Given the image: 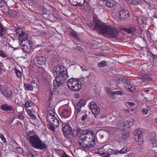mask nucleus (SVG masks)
<instances>
[{"label": "nucleus", "mask_w": 157, "mask_h": 157, "mask_svg": "<svg viewBox=\"0 0 157 157\" xmlns=\"http://www.w3.org/2000/svg\"><path fill=\"white\" fill-rule=\"evenodd\" d=\"M33 61L35 64L37 66L39 65V57L38 56L33 59Z\"/></svg>", "instance_id": "79ce46f5"}, {"label": "nucleus", "mask_w": 157, "mask_h": 157, "mask_svg": "<svg viewBox=\"0 0 157 157\" xmlns=\"http://www.w3.org/2000/svg\"><path fill=\"white\" fill-rule=\"evenodd\" d=\"M0 108L4 111H10L13 109L12 105L6 104L1 105Z\"/></svg>", "instance_id": "4be33fe9"}, {"label": "nucleus", "mask_w": 157, "mask_h": 157, "mask_svg": "<svg viewBox=\"0 0 157 157\" xmlns=\"http://www.w3.org/2000/svg\"><path fill=\"white\" fill-rule=\"evenodd\" d=\"M132 133L134 136L135 140L138 143V144L142 145L143 144V140L142 138V132L139 129H136Z\"/></svg>", "instance_id": "6e6552de"}, {"label": "nucleus", "mask_w": 157, "mask_h": 157, "mask_svg": "<svg viewBox=\"0 0 157 157\" xmlns=\"http://www.w3.org/2000/svg\"><path fill=\"white\" fill-rule=\"evenodd\" d=\"M134 154L132 153H128L126 157H134Z\"/></svg>", "instance_id": "4d7b16f0"}, {"label": "nucleus", "mask_w": 157, "mask_h": 157, "mask_svg": "<svg viewBox=\"0 0 157 157\" xmlns=\"http://www.w3.org/2000/svg\"><path fill=\"white\" fill-rule=\"evenodd\" d=\"M32 42L29 40V42H26V44L25 43V45L21 44L22 45L21 49L24 52L27 53H29L31 52L33 47L32 45Z\"/></svg>", "instance_id": "f8f14e48"}, {"label": "nucleus", "mask_w": 157, "mask_h": 157, "mask_svg": "<svg viewBox=\"0 0 157 157\" xmlns=\"http://www.w3.org/2000/svg\"><path fill=\"white\" fill-rule=\"evenodd\" d=\"M72 128L69 124L65 125L63 128V132L64 135H70L71 134Z\"/></svg>", "instance_id": "f3484780"}, {"label": "nucleus", "mask_w": 157, "mask_h": 157, "mask_svg": "<svg viewBox=\"0 0 157 157\" xmlns=\"http://www.w3.org/2000/svg\"><path fill=\"white\" fill-rule=\"evenodd\" d=\"M103 152L105 153V155H107L106 151L105 150V148H104V147H103Z\"/></svg>", "instance_id": "69168bd1"}, {"label": "nucleus", "mask_w": 157, "mask_h": 157, "mask_svg": "<svg viewBox=\"0 0 157 157\" xmlns=\"http://www.w3.org/2000/svg\"><path fill=\"white\" fill-rule=\"evenodd\" d=\"M129 136L128 134L126 133H124L122 135V138L123 139L125 140Z\"/></svg>", "instance_id": "8fccbe9b"}, {"label": "nucleus", "mask_w": 157, "mask_h": 157, "mask_svg": "<svg viewBox=\"0 0 157 157\" xmlns=\"http://www.w3.org/2000/svg\"><path fill=\"white\" fill-rule=\"evenodd\" d=\"M150 142L153 147H157V140H156L154 139H151Z\"/></svg>", "instance_id": "58836bf2"}, {"label": "nucleus", "mask_w": 157, "mask_h": 157, "mask_svg": "<svg viewBox=\"0 0 157 157\" xmlns=\"http://www.w3.org/2000/svg\"><path fill=\"white\" fill-rule=\"evenodd\" d=\"M69 1L70 3L75 6H78L79 2H80L78 0H69Z\"/></svg>", "instance_id": "c9c22d12"}, {"label": "nucleus", "mask_w": 157, "mask_h": 157, "mask_svg": "<svg viewBox=\"0 0 157 157\" xmlns=\"http://www.w3.org/2000/svg\"><path fill=\"white\" fill-rule=\"evenodd\" d=\"M46 120L49 123V129L51 130L55 131V128L59 125V121L55 116V113L52 110H49L47 113Z\"/></svg>", "instance_id": "f03ea898"}, {"label": "nucleus", "mask_w": 157, "mask_h": 157, "mask_svg": "<svg viewBox=\"0 0 157 157\" xmlns=\"http://www.w3.org/2000/svg\"><path fill=\"white\" fill-rule=\"evenodd\" d=\"M125 31L128 34H134L139 33L140 31V28L138 26L130 27L128 29H125Z\"/></svg>", "instance_id": "2eb2a0df"}, {"label": "nucleus", "mask_w": 157, "mask_h": 157, "mask_svg": "<svg viewBox=\"0 0 157 157\" xmlns=\"http://www.w3.org/2000/svg\"><path fill=\"white\" fill-rule=\"evenodd\" d=\"M33 35L36 38H37L38 37V34H39L38 29L34 28L33 29Z\"/></svg>", "instance_id": "e433bc0d"}, {"label": "nucleus", "mask_w": 157, "mask_h": 157, "mask_svg": "<svg viewBox=\"0 0 157 157\" xmlns=\"http://www.w3.org/2000/svg\"><path fill=\"white\" fill-rule=\"evenodd\" d=\"M28 112L29 113V115L31 117H33L34 115L32 114V113L30 110H28Z\"/></svg>", "instance_id": "e2e57ef3"}, {"label": "nucleus", "mask_w": 157, "mask_h": 157, "mask_svg": "<svg viewBox=\"0 0 157 157\" xmlns=\"http://www.w3.org/2000/svg\"><path fill=\"white\" fill-rule=\"evenodd\" d=\"M93 20L94 22V29L97 30L103 34L108 26L106 25L98 17H94Z\"/></svg>", "instance_id": "423d86ee"}, {"label": "nucleus", "mask_w": 157, "mask_h": 157, "mask_svg": "<svg viewBox=\"0 0 157 157\" xmlns=\"http://www.w3.org/2000/svg\"><path fill=\"white\" fill-rule=\"evenodd\" d=\"M133 124V121H127L124 123L121 124L120 122H118L116 125V128L118 129L121 130H123L126 129V128H129L132 126Z\"/></svg>", "instance_id": "1a4fd4ad"}, {"label": "nucleus", "mask_w": 157, "mask_h": 157, "mask_svg": "<svg viewBox=\"0 0 157 157\" xmlns=\"http://www.w3.org/2000/svg\"><path fill=\"white\" fill-rule=\"evenodd\" d=\"M31 106V103L29 101H27L25 104V107L28 108Z\"/></svg>", "instance_id": "3c124183"}, {"label": "nucleus", "mask_w": 157, "mask_h": 157, "mask_svg": "<svg viewBox=\"0 0 157 157\" xmlns=\"http://www.w3.org/2000/svg\"><path fill=\"white\" fill-rule=\"evenodd\" d=\"M63 77H59L58 76H54L55 78L53 81L54 86L55 87H58L62 85L64 82L65 80L67 78V77H66L65 75Z\"/></svg>", "instance_id": "9d476101"}, {"label": "nucleus", "mask_w": 157, "mask_h": 157, "mask_svg": "<svg viewBox=\"0 0 157 157\" xmlns=\"http://www.w3.org/2000/svg\"><path fill=\"white\" fill-rule=\"evenodd\" d=\"M89 106L91 112L94 116L97 115L100 113V109L94 102H91L89 104Z\"/></svg>", "instance_id": "9b49d317"}, {"label": "nucleus", "mask_w": 157, "mask_h": 157, "mask_svg": "<svg viewBox=\"0 0 157 157\" xmlns=\"http://www.w3.org/2000/svg\"><path fill=\"white\" fill-rule=\"evenodd\" d=\"M105 32L103 33V35L107 37L114 38H117L119 33L118 30L115 28L108 26Z\"/></svg>", "instance_id": "39448f33"}, {"label": "nucleus", "mask_w": 157, "mask_h": 157, "mask_svg": "<svg viewBox=\"0 0 157 157\" xmlns=\"http://www.w3.org/2000/svg\"><path fill=\"white\" fill-rule=\"evenodd\" d=\"M14 70L17 77L19 78H21L22 77V73L21 71L16 68L14 69Z\"/></svg>", "instance_id": "473e14b6"}, {"label": "nucleus", "mask_w": 157, "mask_h": 157, "mask_svg": "<svg viewBox=\"0 0 157 157\" xmlns=\"http://www.w3.org/2000/svg\"><path fill=\"white\" fill-rule=\"evenodd\" d=\"M148 110L146 108L141 109V113L143 114H146L148 113Z\"/></svg>", "instance_id": "09e8293b"}, {"label": "nucleus", "mask_w": 157, "mask_h": 157, "mask_svg": "<svg viewBox=\"0 0 157 157\" xmlns=\"http://www.w3.org/2000/svg\"><path fill=\"white\" fill-rule=\"evenodd\" d=\"M6 33L5 27L0 22V37L4 35Z\"/></svg>", "instance_id": "a878e982"}, {"label": "nucleus", "mask_w": 157, "mask_h": 157, "mask_svg": "<svg viewBox=\"0 0 157 157\" xmlns=\"http://www.w3.org/2000/svg\"><path fill=\"white\" fill-rule=\"evenodd\" d=\"M40 65H44L46 62V59L45 57H40Z\"/></svg>", "instance_id": "ea45409f"}, {"label": "nucleus", "mask_w": 157, "mask_h": 157, "mask_svg": "<svg viewBox=\"0 0 157 157\" xmlns=\"http://www.w3.org/2000/svg\"><path fill=\"white\" fill-rule=\"evenodd\" d=\"M46 9H43V8H42V10L41 11V14L43 15L46 14Z\"/></svg>", "instance_id": "6e6d98bb"}, {"label": "nucleus", "mask_w": 157, "mask_h": 157, "mask_svg": "<svg viewBox=\"0 0 157 157\" xmlns=\"http://www.w3.org/2000/svg\"><path fill=\"white\" fill-rule=\"evenodd\" d=\"M49 90L50 92L49 94H50L51 96H52L54 93V89H53V90H52L49 88Z\"/></svg>", "instance_id": "13d9d810"}, {"label": "nucleus", "mask_w": 157, "mask_h": 157, "mask_svg": "<svg viewBox=\"0 0 157 157\" xmlns=\"http://www.w3.org/2000/svg\"><path fill=\"white\" fill-rule=\"evenodd\" d=\"M87 117V116L86 114L82 117L81 120L82 121H84L86 118Z\"/></svg>", "instance_id": "680f3d73"}, {"label": "nucleus", "mask_w": 157, "mask_h": 157, "mask_svg": "<svg viewBox=\"0 0 157 157\" xmlns=\"http://www.w3.org/2000/svg\"><path fill=\"white\" fill-rule=\"evenodd\" d=\"M78 143L86 149H89L95 144V136L94 133L90 130L83 129L79 136Z\"/></svg>", "instance_id": "f257e3e1"}, {"label": "nucleus", "mask_w": 157, "mask_h": 157, "mask_svg": "<svg viewBox=\"0 0 157 157\" xmlns=\"http://www.w3.org/2000/svg\"><path fill=\"white\" fill-rule=\"evenodd\" d=\"M26 136L29 144L35 148H39V138L36 134L32 132L26 133Z\"/></svg>", "instance_id": "20e7f679"}, {"label": "nucleus", "mask_w": 157, "mask_h": 157, "mask_svg": "<svg viewBox=\"0 0 157 157\" xmlns=\"http://www.w3.org/2000/svg\"><path fill=\"white\" fill-rule=\"evenodd\" d=\"M85 7H88L89 5V4L87 2V0H84V2L83 3H81V2H79V4L78 5V6H82Z\"/></svg>", "instance_id": "c756f323"}, {"label": "nucleus", "mask_w": 157, "mask_h": 157, "mask_svg": "<svg viewBox=\"0 0 157 157\" xmlns=\"http://www.w3.org/2000/svg\"><path fill=\"white\" fill-rule=\"evenodd\" d=\"M106 92L108 94L109 96L111 98L113 97V94H112L113 91H112L109 88L107 87L105 88Z\"/></svg>", "instance_id": "2f4dec72"}, {"label": "nucleus", "mask_w": 157, "mask_h": 157, "mask_svg": "<svg viewBox=\"0 0 157 157\" xmlns=\"http://www.w3.org/2000/svg\"><path fill=\"white\" fill-rule=\"evenodd\" d=\"M113 96L115 95H122L124 93L121 91H113Z\"/></svg>", "instance_id": "c03bdc74"}, {"label": "nucleus", "mask_w": 157, "mask_h": 157, "mask_svg": "<svg viewBox=\"0 0 157 157\" xmlns=\"http://www.w3.org/2000/svg\"><path fill=\"white\" fill-rule=\"evenodd\" d=\"M0 56L3 58H5L6 57V55L2 51H0Z\"/></svg>", "instance_id": "603ef678"}, {"label": "nucleus", "mask_w": 157, "mask_h": 157, "mask_svg": "<svg viewBox=\"0 0 157 157\" xmlns=\"http://www.w3.org/2000/svg\"><path fill=\"white\" fill-rule=\"evenodd\" d=\"M104 148H105V150L107 153V155H105V157H109V155H115L114 151H115L116 149L112 150L109 148L107 145L104 146Z\"/></svg>", "instance_id": "aec40b11"}, {"label": "nucleus", "mask_w": 157, "mask_h": 157, "mask_svg": "<svg viewBox=\"0 0 157 157\" xmlns=\"http://www.w3.org/2000/svg\"><path fill=\"white\" fill-rule=\"evenodd\" d=\"M148 54L147 57L150 61H152L155 65H157V57L156 55H154L150 52H147Z\"/></svg>", "instance_id": "a211bd4d"}, {"label": "nucleus", "mask_w": 157, "mask_h": 157, "mask_svg": "<svg viewBox=\"0 0 157 157\" xmlns=\"http://www.w3.org/2000/svg\"><path fill=\"white\" fill-rule=\"evenodd\" d=\"M80 67L82 71H87L88 70V68L85 66H81Z\"/></svg>", "instance_id": "5fc2aeb1"}, {"label": "nucleus", "mask_w": 157, "mask_h": 157, "mask_svg": "<svg viewBox=\"0 0 157 157\" xmlns=\"http://www.w3.org/2000/svg\"><path fill=\"white\" fill-rule=\"evenodd\" d=\"M127 103L130 106H133L135 105V104L134 103L132 102H128Z\"/></svg>", "instance_id": "bf43d9fd"}, {"label": "nucleus", "mask_w": 157, "mask_h": 157, "mask_svg": "<svg viewBox=\"0 0 157 157\" xmlns=\"http://www.w3.org/2000/svg\"><path fill=\"white\" fill-rule=\"evenodd\" d=\"M29 157H36L33 154H30L29 155Z\"/></svg>", "instance_id": "338daca9"}, {"label": "nucleus", "mask_w": 157, "mask_h": 157, "mask_svg": "<svg viewBox=\"0 0 157 157\" xmlns=\"http://www.w3.org/2000/svg\"><path fill=\"white\" fill-rule=\"evenodd\" d=\"M119 14L120 18L124 20L128 18L130 15L129 11L126 9L120 11Z\"/></svg>", "instance_id": "dca6fc26"}, {"label": "nucleus", "mask_w": 157, "mask_h": 157, "mask_svg": "<svg viewBox=\"0 0 157 157\" xmlns=\"http://www.w3.org/2000/svg\"><path fill=\"white\" fill-rule=\"evenodd\" d=\"M99 153L101 155H105V153L103 152V148H100L99 149Z\"/></svg>", "instance_id": "864d4df0"}, {"label": "nucleus", "mask_w": 157, "mask_h": 157, "mask_svg": "<svg viewBox=\"0 0 157 157\" xmlns=\"http://www.w3.org/2000/svg\"><path fill=\"white\" fill-rule=\"evenodd\" d=\"M40 68H41L40 69V71H41V74L40 75L41 77V79L42 82L44 83L48 81V74L44 70V69L43 67H40Z\"/></svg>", "instance_id": "6ab92c4d"}, {"label": "nucleus", "mask_w": 157, "mask_h": 157, "mask_svg": "<svg viewBox=\"0 0 157 157\" xmlns=\"http://www.w3.org/2000/svg\"><path fill=\"white\" fill-rule=\"evenodd\" d=\"M71 34L75 37L77 38V35L75 33L72 32L71 33Z\"/></svg>", "instance_id": "0e129e2a"}, {"label": "nucleus", "mask_w": 157, "mask_h": 157, "mask_svg": "<svg viewBox=\"0 0 157 157\" xmlns=\"http://www.w3.org/2000/svg\"><path fill=\"white\" fill-rule=\"evenodd\" d=\"M114 152L115 154V155H116L119 154H125L127 152V151L126 148H123L120 150L116 149V151Z\"/></svg>", "instance_id": "c85d7f7f"}, {"label": "nucleus", "mask_w": 157, "mask_h": 157, "mask_svg": "<svg viewBox=\"0 0 157 157\" xmlns=\"http://www.w3.org/2000/svg\"><path fill=\"white\" fill-rule=\"evenodd\" d=\"M16 150L18 153L21 154H22L23 152L22 148L20 147H17L16 148Z\"/></svg>", "instance_id": "de8ad7c7"}, {"label": "nucleus", "mask_w": 157, "mask_h": 157, "mask_svg": "<svg viewBox=\"0 0 157 157\" xmlns=\"http://www.w3.org/2000/svg\"><path fill=\"white\" fill-rule=\"evenodd\" d=\"M15 32L16 33V35L17 36H18L19 37L21 35V33L23 31L21 29L18 28L16 29Z\"/></svg>", "instance_id": "a19ab883"}, {"label": "nucleus", "mask_w": 157, "mask_h": 157, "mask_svg": "<svg viewBox=\"0 0 157 157\" xmlns=\"http://www.w3.org/2000/svg\"><path fill=\"white\" fill-rule=\"evenodd\" d=\"M9 14L13 17H15L17 15V12L16 11L10 10L9 12Z\"/></svg>", "instance_id": "37998d69"}, {"label": "nucleus", "mask_w": 157, "mask_h": 157, "mask_svg": "<svg viewBox=\"0 0 157 157\" xmlns=\"http://www.w3.org/2000/svg\"><path fill=\"white\" fill-rule=\"evenodd\" d=\"M28 34L22 32L21 35L18 37L20 43L22 44L23 45H25V43L26 44V42L27 43L28 42H29V40H28Z\"/></svg>", "instance_id": "4468645a"}, {"label": "nucleus", "mask_w": 157, "mask_h": 157, "mask_svg": "<svg viewBox=\"0 0 157 157\" xmlns=\"http://www.w3.org/2000/svg\"><path fill=\"white\" fill-rule=\"evenodd\" d=\"M103 3L105 6L110 8L114 6L115 2L113 0H104L103 1Z\"/></svg>", "instance_id": "412c9836"}, {"label": "nucleus", "mask_w": 157, "mask_h": 157, "mask_svg": "<svg viewBox=\"0 0 157 157\" xmlns=\"http://www.w3.org/2000/svg\"><path fill=\"white\" fill-rule=\"evenodd\" d=\"M40 128H41V130H42L41 137L44 136L46 138L47 132L46 130V128L45 124L42 123V124L40 125Z\"/></svg>", "instance_id": "5701e85b"}, {"label": "nucleus", "mask_w": 157, "mask_h": 157, "mask_svg": "<svg viewBox=\"0 0 157 157\" xmlns=\"http://www.w3.org/2000/svg\"><path fill=\"white\" fill-rule=\"evenodd\" d=\"M25 89V90H29L30 91L33 90V86L30 84L27 83H25L24 84Z\"/></svg>", "instance_id": "72a5a7b5"}, {"label": "nucleus", "mask_w": 157, "mask_h": 157, "mask_svg": "<svg viewBox=\"0 0 157 157\" xmlns=\"http://www.w3.org/2000/svg\"><path fill=\"white\" fill-rule=\"evenodd\" d=\"M154 156L155 157H157V152L154 153Z\"/></svg>", "instance_id": "774afa93"}, {"label": "nucleus", "mask_w": 157, "mask_h": 157, "mask_svg": "<svg viewBox=\"0 0 157 157\" xmlns=\"http://www.w3.org/2000/svg\"><path fill=\"white\" fill-rule=\"evenodd\" d=\"M82 107L79 104L77 103L76 105H75V113L76 114V117L78 116H79L80 115L79 113L81 111V109Z\"/></svg>", "instance_id": "393cba45"}, {"label": "nucleus", "mask_w": 157, "mask_h": 157, "mask_svg": "<svg viewBox=\"0 0 157 157\" xmlns=\"http://www.w3.org/2000/svg\"><path fill=\"white\" fill-rule=\"evenodd\" d=\"M82 82L78 81L75 78L70 79L67 82V86L71 90L75 92L79 91L81 88V85L84 83L82 78L80 79Z\"/></svg>", "instance_id": "7ed1b4c3"}, {"label": "nucleus", "mask_w": 157, "mask_h": 157, "mask_svg": "<svg viewBox=\"0 0 157 157\" xmlns=\"http://www.w3.org/2000/svg\"><path fill=\"white\" fill-rule=\"evenodd\" d=\"M1 139L2 140V141L4 143H5L6 142V139L4 137V136H3L2 137H1Z\"/></svg>", "instance_id": "052dcab7"}, {"label": "nucleus", "mask_w": 157, "mask_h": 157, "mask_svg": "<svg viewBox=\"0 0 157 157\" xmlns=\"http://www.w3.org/2000/svg\"><path fill=\"white\" fill-rule=\"evenodd\" d=\"M45 141L44 142L40 139V149H44L47 148V145L45 144Z\"/></svg>", "instance_id": "7c9ffc66"}, {"label": "nucleus", "mask_w": 157, "mask_h": 157, "mask_svg": "<svg viewBox=\"0 0 157 157\" xmlns=\"http://www.w3.org/2000/svg\"><path fill=\"white\" fill-rule=\"evenodd\" d=\"M54 76L63 77L65 75L66 77H67V71L66 68L62 66L57 65L54 69L53 71Z\"/></svg>", "instance_id": "0eeeda50"}, {"label": "nucleus", "mask_w": 157, "mask_h": 157, "mask_svg": "<svg viewBox=\"0 0 157 157\" xmlns=\"http://www.w3.org/2000/svg\"><path fill=\"white\" fill-rule=\"evenodd\" d=\"M107 65L106 62L105 61H102L101 62L98 63V66L99 67H103Z\"/></svg>", "instance_id": "f704fd0d"}, {"label": "nucleus", "mask_w": 157, "mask_h": 157, "mask_svg": "<svg viewBox=\"0 0 157 157\" xmlns=\"http://www.w3.org/2000/svg\"><path fill=\"white\" fill-rule=\"evenodd\" d=\"M12 93L9 89L5 90L3 92V95L7 98H10L11 97Z\"/></svg>", "instance_id": "bb28decb"}, {"label": "nucleus", "mask_w": 157, "mask_h": 157, "mask_svg": "<svg viewBox=\"0 0 157 157\" xmlns=\"http://www.w3.org/2000/svg\"><path fill=\"white\" fill-rule=\"evenodd\" d=\"M70 113L68 109H63L61 113V116L64 118H67L70 116Z\"/></svg>", "instance_id": "b1692460"}, {"label": "nucleus", "mask_w": 157, "mask_h": 157, "mask_svg": "<svg viewBox=\"0 0 157 157\" xmlns=\"http://www.w3.org/2000/svg\"><path fill=\"white\" fill-rule=\"evenodd\" d=\"M86 101L84 99H81L77 103L78 104H79L82 107L84 106L86 104Z\"/></svg>", "instance_id": "4c0bfd02"}, {"label": "nucleus", "mask_w": 157, "mask_h": 157, "mask_svg": "<svg viewBox=\"0 0 157 157\" xmlns=\"http://www.w3.org/2000/svg\"><path fill=\"white\" fill-rule=\"evenodd\" d=\"M83 129H81L78 125H76L72 127L71 135L73 137H75L80 133H82Z\"/></svg>", "instance_id": "ddd939ff"}, {"label": "nucleus", "mask_w": 157, "mask_h": 157, "mask_svg": "<svg viewBox=\"0 0 157 157\" xmlns=\"http://www.w3.org/2000/svg\"><path fill=\"white\" fill-rule=\"evenodd\" d=\"M126 89L128 91L134 92L136 90V87L132 84L130 83L127 86Z\"/></svg>", "instance_id": "cd10ccee"}, {"label": "nucleus", "mask_w": 157, "mask_h": 157, "mask_svg": "<svg viewBox=\"0 0 157 157\" xmlns=\"http://www.w3.org/2000/svg\"><path fill=\"white\" fill-rule=\"evenodd\" d=\"M6 6V4L4 0H0V8Z\"/></svg>", "instance_id": "a18cd8bd"}, {"label": "nucleus", "mask_w": 157, "mask_h": 157, "mask_svg": "<svg viewBox=\"0 0 157 157\" xmlns=\"http://www.w3.org/2000/svg\"><path fill=\"white\" fill-rule=\"evenodd\" d=\"M72 49L74 50H79L80 52H82L83 51V49L82 48L81 46H76L75 47H73L72 48Z\"/></svg>", "instance_id": "49530a36"}]
</instances>
